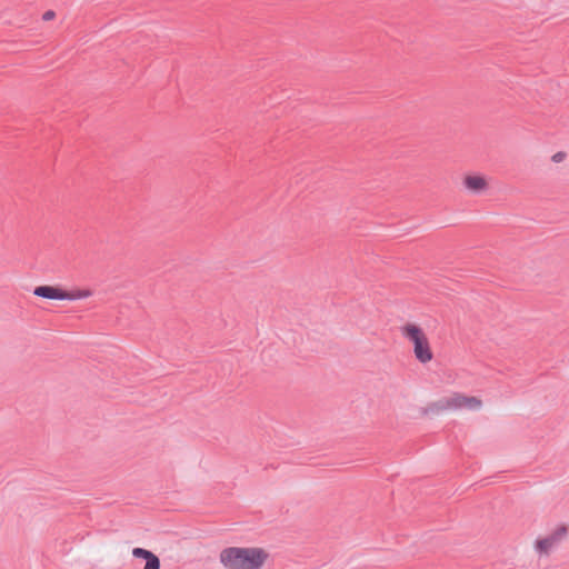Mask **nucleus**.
<instances>
[{"instance_id":"obj_1","label":"nucleus","mask_w":569,"mask_h":569,"mask_svg":"<svg viewBox=\"0 0 569 569\" xmlns=\"http://www.w3.org/2000/svg\"><path fill=\"white\" fill-rule=\"evenodd\" d=\"M268 553L261 548L229 547L220 552V561L227 569H260Z\"/></svg>"},{"instance_id":"obj_2","label":"nucleus","mask_w":569,"mask_h":569,"mask_svg":"<svg viewBox=\"0 0 569 569\" xmlns=\"http://www.w3.org/2000/svg\"><path fill=\"white\" fill-rule=\"evenodd\" d=\"M402 336L413 346V353L421 363L430 362L433 352L426 332L416 323L408 322L401 327Z\"/></svg>"},{"instance_id":"obj_3","label":"nucleus","mask_w":569,"mask_h":569,"mask_svg":"<svg viewBox=\"0 0 569 569\" xmlns=\"http://www.w3.org/2000/svg\"><path fill=\"white\" fill-rule=\"evenodd\" d=\"M481 407V400L477 397H469L462 393H453L450 397L442 398L430 405L429 410L438 413L446 410H458L462 408L478 409Z\"/></svg>"},{"instance_id":"obj_4","label":"nucleus","mask_w":569,"mask_h":569,"mask_svg":"<svg viewBox=\"0 0 569 569\" xmlns=\"http://www.w3.org/2000/svg\"><path fill=\"white\" fill-rule=\"evenodd\" d=\"M33 293L38 297L57 300H78L88 298L92 295L90 289H74L67 291L51 286H39L34 289Z\"/></svg>"},{"instance_id":"obj_5","label":"nucleus","mask_w":569,"mask_h":569,"mask_svg":"<svg viewBox=\"0 0 569 569\" xmlns=\"http://www.w3.org/2000/svg\"><path fill=\"white\" fill-rule=\"evenodd\" d=\"M567 526H560L550 536L538 539L536 549L541 555H548L550 550L567 535Z\"/></svg>"},{"instance_id":"obj_6","label":"nucleus","mask_w":569,"mask_h":569,"mask_svg":"<svg viewBox=\"0 0 569 569\" xmlns=\"http://www.w3.org/2000/svg\"><path fill=\"white\" fill-rule=\"evenodd\" d=\"M463 186L471 192H482L488 189V181L481 174L469 173L463 178Z\"/></svg>"},{"instance_id":"obj_7","label":"nucleus","mask_w":569,"mask_h":569,"mask_svg":"<svg viewBox=\"0 0 569 569\" xmlns=\"http://www.w3.org/2000/svg\"><path fill=\"white\" fill-rule=\"evenodd\" d=\"M132 555L136 558H142L147 561L143 569H159L160 568L159 558L149 550H146L143 548H134L132 550Z\"/></svg>"},{"instance_id":"obj_8","label":"nucleus","mask_w":569,"mask_h":569,"mask_svg":"<svg viewBox=\"0 0 569 569\" xmlns=\"http://www.w3.org/2000/svg\"><path fill=\"white\" fill-rule=\"evenodd\" d=\"M56 13L52 10H48L43 13L42 19L44 21L52 20L54 18Z\"/></svg>"},{"instance_id":"obj_9","label":"nucleus","mask_w":569,"mask_h":569,"mask_svg":"<svg viewBox=\"0 0 569 569\" xmlns=\"http://www.w3.org/2000/svg\"><path fill=\"white\" fill-rule=\"evenodd\" d=\"M565 157H566V153L560 151V152H557V153H555L552 156V160L555 162H560V161H562L565 159Z\"/></svg>"}]
</instances>
